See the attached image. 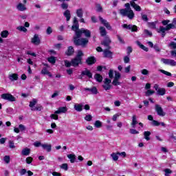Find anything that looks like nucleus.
I'll use <instances>...</instances> for the list:
<instances>
[{
	"mask_svg": "<svg viewBox=\"0 0 176 176\" xmlns=\"http://www.w3.org/2000/svg\"><path fill=\"white\" fill-rule=\"evenodd\" d=\"M41 146L43 149H46L47 152L52 151V145L51 144H42Z\"/></svg>",
	"mask_w": 176,
	"mask_h": 176,
	"instance_id": "obj_28",
	"label": "nucleus"
},
{
	"mask_svg": "<svg viewBox=\"0 0 176 176\" xmlns=\"http://www.w3.org/2000/svg\"><path fill=\"white\" fill-rule=\"evenodd\" d=\"M19 131H25V126L21 124L19 125Z\"/></svg>",
	"mask_w": 176,
	"mask_h": 176,
	"instance_id": "obj_55",
	"label": "nucleus"
},
{
	"mask_svg": "<svg viewBox=\"0 0 176 176\" xmlns=\"http://www.w3.org/2000/svg\"><path fill=\"white\" fill-rule=\"evenodd\" d=\"M164 171L165 173V176H170V174H173V170L168 168L165 169Z\"/></svg>",
	"mask_w": 176,
	"mask_h": 176,
	"instance_id": "obj_46",
	"label": "nucleus"
},
{
	"mask_svg": "<svg viewBox=\"0 0 176 176\" xmlns=\"http://www.w3.org/2000/svg\"><path fill=\"white\" fill-rule=\"evenodd\" d=\"M159 72H161L162 74H164V75H166V76H172L171 73L164 70V69H159Z\"/></svg>",
	"mask_w": 176,
	"mask_h": 176,
	"instance_id": "obj_40",
	"label": "nucleus"
},
{
	"mask_svg": "<svg viewBox=\"0 0 176 176\" xmlns=\"http://www.w3.org/2000/svg\"><path fill=\"white\" fill-rule=\"evenodd\" d=\"M48 61H49L51 64H56V57H54V56H50V58H48Z\"/></svg>",
	"mask_w": 176,
	"mask_h": 176,
	"instance_id": "obj_43",
	"label": "nucleus"
},
{
	"mask_svg": "<svg viewBox=\"0 0 176 176\" xmlns=\"http://www.w3.org/2000/svg\"><path fill=\"white\" fill-rule=\"evenodd\" d=\"M91 119H93V116H91V115H87L85 117V120H87V122H91Z\"/></svg>",
	"mask_w": 176,
	"mask_h": 176,
	"instance_id": "obj_53",
	"label": "nucleus"
},
{
	"mask_svg": "<svg viewBox=\"0 0 176 176\" xmlns=\"http://www.w3.org/2000/svg\"><path fill=\"white\" fill-rule=\"evenodd\" d=\"M115 76H114V79L112 82V85L113 86H119L120 85V82H119V79H120V73L118 72L115 71L114 72Z\"/></svg>",
	"mask_w": 176,
	"mask_h": 176,
	"instance_id": "obj_5",
	"label": "nucleus"
},
{
	"mask_svg": "<svg viewBox=\"0 0 176 176\" xmlns=\"http://www.w3.org/2000/svg\"><path fill=\"white\" fill-rule=\"evenodd\" d=\"M60 168L64 170L65 171H68V164H62L59 166Z\"/></svg>",
	"mask_w": 176,
	"mask_h": 176,
	"instance_id": "obj_38",
	"label": "nucleus"
},
{
	"mask_svg": "<svg viewBox=\"0 0 176 176\" xmlns=\"http://www.w3.org/2000/svg\"><path fill=\"white\" fill-rule=\"evenodd\" d=\"M111 156L114 162H117V160H118L119 159V154H118V152L113 153L112 154H111Z\"/></svg>",
	"mask_w": 176,
	"mask_h": 176,
	"instance_id": "obj_34",
	"label": "nucleus"
},
{
	"mask_svg": "<svg viewBox=\"0 0 176 176\" xmlns=\"http://www.w3.org/2000/svg\"><path fill=\"white\" fill-rule=\"evenodd\" d=\"M141 74L142 75H149V71H148L146 69H144L141 70Z\"/></svg>",
	"mask_w": 176,
	"mask_h": 176,
	"instance_id": "obj_54",
	"label": "nucleus"
},
{
	"mask_svg": "<svg viewBox=\"0 0 176 176\" xmlns=\"http://www.w3.org/2000/svg\"><path fill=\"white\" fill-rule=\"evenodd\" d=\"M68 159L70 160V163H75V160H76V155L74 154L67 155Z\"/></svg>",
	"mask_w": 176,
	"mask_h": 176,
	"instance_id": "obj_30",
	"label": "nucleus"
},
{
	"mask_svg": "<svg viewBox=\"0 0 176 176\" xmlns=\"http://www.w3.org/2000/svg\"><path fill=\"white\" fill-rule=\"evenodd\" d=\"M175 28L172 23L168 24L166 28L161 26L160 27V30H158L159 34H162V38L166 36V31H170V30H173Z\"/></svg>",
	"mask_w": 176,
	"mask_h": 176,
	"instance_id": "obj_3",
	"label": "nucleus"
},
{
	"mask_svg": "<svg viewBox=\"0 0 176 176\" xmlns=\"http://www.w3.org/2000/svg\"><path fill=\"white\" fill-rule=\"evenodd\" d=\"M31 42L34 45H39V43H41V38H39V35L38 34H34L33 38L31 39Z\"/></svg>",
	"mask_w": 176,
	"mask_h": 176,
	"instance_id": "obj_13",
	"label": "nucleus"
},
{
	"mask_svg": "<svg viewBox=\"0 0 176 176\" xmlns=\"http://www.w3.org/2000/svg\"><path fill=\"white\" fill-rule=\"evenodd\" d=\"M161 61L163 63V64H165V65H170L171 67H175L176 65L175 60L173 59L162 58Z\"/></svg>",
	"mask_w": 176,
	"mask_h": 176,
	"instance_id": "obj_8",
	"label": "nucleus"
},
{
	"mask_svg": "<svg viewBox=\"0 0 176 176\" xmlns=\"http://www.w3.org/2000/svg\"><path fill=\"white\" fill-rule=\"evenodd\" d=\"M156 23L157 22H151L148 23L150 28H153V30H155L156 28Z\"/></svg>",
	"mask_w": 176,
	"mask_h": 176,
	"instance_id": "obj_49",
	"label": "nucleus"
},
{
	"mask_svg": "<svg viewBox=\"0 0 176 176\" xmlns=\"http://www.w3.org/2000/svg\"><path fill=\"white\" fill-rule=\"evenodd\" d=\"M131 134H140V132L135 129H131L129 130Z\"/></svg>",
	"mask_w": 176,
	"mask_h": 176,
	"instance_id": "obj_56",
	"label": "nucleus"
},
{
	"mask_svg": "<svg viewBox=\"0 0 176 176\" xmlns=\"http://www.w3.org/2000/svg\"><path fill=\"white\" fill-rule=\"evenodd\" d=\"M122 27L125 28V30H130L132 32H137V31H138V28L135 25L124 24Z\"/></svg>",
	"mask_w": 176,
	"mask_h": 176,
	"instance_id": "obj_11",
	"label": "nucleus"
},
{
	"mask_svg": "<svg viewBox=\"0 0 176 176\" xmlns=\"http://www.w3.org/2000/svg\"><path fill=\"white\" fill-rule=\"evenodd\" d=\"M31 150L30 148H24L22 150L21 153L23 156H28L30 155Z\"/></svg>",
	"mask_w": 176,
	"mask_h": 176,
	"instance_id": "obj_32",
	"label": "nucleus"
},
{
	"mask_svg": "<svg viewBox=\"0 0 176 176\" xmlns=\"http://www.w3.org/2000/svg\"><path fill=\"white\" fill-rule=\"evenodd\" d=\"M130 5L136 12H141V7L134 1H130Z\"/></svg>",
	"mask_w": 176,
	"mask_h": 176,
	"instance_id": "obj_19",
	"label": "nucleus"
},
{
	"mask_svg": "<svg viewBox=\"0 0 176 176\" xmlns=\"http://www.w3.org/2000/svg\"><path fill=\"white\" fill-rule=\"evenodd\" d=\"M103 54L107 58H112V52L109 51V49L104 50Z\"/></svg>",
	"mask_w": 176,
	"mask_h": 176,
	"instance_id": "obj_22",
	"label": "nucleus"
},
{
	"mask_svg": "<svg viewBox=\"0 0 176 176\" xmlns=\"http://www.w3.org/2000/svg\"><path fill=\"white\" fill-rule=\"evenodd\" d=\"M35 105H36V99H33L32 101L30 102L29 107L32 109Z\"/></svg>",
	"mask_w": 176,
	"mask_h": 176,
	"instance_id": "obj_42",
	"label": "nucleus"
},
{
	"mask_svg": "<svg viewBox=\"0 0 176 176\" xmlns=\"http://www.w3.org/2000/svg\"><path fill=\"white\" fill-rule=\"evenodd\" d=\"M72 31H74L77 37L82 36L83 34L85 38H91V32L87 29L81 28L79 29V22L78 21V18L74 17L73 21V25L72 26Z\"/></svg>",
	"mask_w": 176,
	"mask_h": 176,
	"instance_id": "obj_1",
	"label": "nucleus"
},
{
	"mask_svg": "<svg viewBox=\"0 0 176 176\" xmlns=\"http://www.w3.org/2000/svg\"><path fill=\"white\" fill-rule=\"evenodd\" d=\"M16 30H18V31H21L22 32H27L28 31L27 28L24 26H18Z\"/></svg>",
	"mask_w": 176,
	"mask_h": 176,
	"instance_id": "obj_41",
	"label": "nucleus"
},
{
	"mask_svg": "<svg viewBox=\"0 0 176 176\" xmlns=\"http://www.w3.org/2000/svg\"><path fill=\"white\" fill-rule=\"evenodd\" d=\"M1 98L3 100H6L7 101H10V102H13L16 101V98L10 94H3L1 95Z\"/></svg>",
	"mask_w": 176,
	"mask_h": 176,
	"instance_id": "obj_6",
	"label": "nucleus"
},
{
	"mask_svg": "<svg viewBox=\"0 0 176 176\" xmlns=\"http://www.w3.org/2000/svg\"><path fill=\"white\" fill-rule=\"evenodd\" d=\"M149 135H151L150 131H144V139L146 140V141H149V140H151V138H149Z\"/></svg>",
	"mask_w": 176,
	"mask_h": 176,
	"instance_id": "obj_37",
	"label": "nucleus"
},
{
	"mask_svg": "<svg viewBox=\"0 0 176 176\" xmlns=\"http://www.w3.org/2000/svg\"><path fill=\"white\" fill-rule=\"evenodd\" d=\"M80 76V79H82V76H87L88 78H93V74H91L89 69H85L81 72Z\"/></svg>",
	"mask_w": 176,
	"mask_h": 176,
	"instance_id": "obj_14",
	"label": "nucleus"
},
{
	"mask_svg": "<svg viewBox=\"0 0 176 176\" xmlns=\"http://www.w3.org/2000/svg\"><path fill=\"white\" fill-rule=\"evenodd\" d=\"M76 14L80 19H82L83 17V10L82 8L78 9L76 10Z\"/></svg>",
	"mask_w": 176,
	"mask_h": 176,
	"instance_id": "obj_35",
	"label": "nucleus"
},
{
	"mask_svg": "<svg viewBox=\"0 0 176 176\" xmlns=\"http://www.w3.org/2000/svg\"><path fill=\"white\" fill-rule=\"evenodd\" d=\"M120 13L122 16H127L130 20L134 19V12L133 10L121 9L120 10Z\"/></svg>",
	"mask_w": 176,
	"mask_h": 176,
	"instance_id": "obj_4",
	"label": "nucleus"
},
{
	"mask_svg": "<svg viewBox=\"0 0 176 176\" xmlns=\"http://www.w3.org/2000/svg\"><path fill=\"white\" fill-rule=\"evenodd\" d=\"M86 63L88 65H91L96 63V58L94 56L89 57L86 60Z\"/></svg>",
	"mask_w": 176,
	"mask_h": 176,
	"instance_id": "obj_24",
	"label": "nucleus"
},
{
	"mask_svg": "<svg viewBox=\"0 0 176 176\" xmlns=\"http://www.w3.org/2000/svg\"><path fill=\"white\" fill-rule=\"evenodd\" d=\"M131 124L133 129H135V125L138 124V121H137V116L133 115L132 116V122Z\"/></svg>",
	"mask_w": 176,
	"mask_h": 176,
	"instance_id": "obj_27",
	"label": "nucleus"
},
{
	"mask_svg": "<svg viewBox=\"0 0 176 176\" xmlns=\"http://www.w3.org/2000/svg\"><path fill=\"white\" fill-rule=\"evenodd\" d=\"M4 162L7 164H9L10 163V156L9 155H6L3 157Z\"/></svg>",
	"mask_w": 176,
	"mask_h": 176,
	"instance_id": "obj_44",
	"label": "nucleus"
},
{
	"mask_svg": "<svg viewBox=\"0 0 176 176\" xmlns=\"http://www.w3.org/2000/svg\"><path fill=\"white\" fill-rule=\"evenodd\" d=\"M16 9L19 10V12H24V10H27V7H25L24 4L19 3L16 6Z\"/></svg>",
	"mask_w": 176,
	"mask_h": 176,
	"instance_id": "obj_23",
	"label": "nucleus"
},
{
	"mask_svg": "<svg viewBox=\"0 0 176 176\" xmlns=\"http://www.w3.org/2000/svg\"><path fill=\"white\" fill-rule=\"evenodd\" d=\"M68 111V109L65 107H60L58 109L57 111L54 112L56 115H60V113H65Z\"/></svg>",
	"mask_w": 176,
	"mask_h": 176,
	"instance_id": "obj_18",
	"label": "nucleus"
},
{
	"mask_svg": "<svg viewBox=\"0 0 176 176\" xmlns=\"http://www.w3.org/2000/svg\"><path fill=\"white\" fill-rule=\"evenodd\" d=\"M121 115H122V114H121L120 113H116V114H114V115L113 116L112 120H113V122H116L118 118H119V116H120Z\"/></svg>",
	"mask_w": 176,
	"mask_h": 176,
	"instance_id": "obj_45",
	"label": "nucleus"
},
{
	"mask_svg": "<svg viewBox=\"0 0 176 176\" xmlns=\"http://www.w3.org/2000/svg\"><path fill=\"white\" fill-rule=\"evenodd\" d=\"M32 111H42V106H36L32 109Z\"/></svg>",
	"mask_w": 176,
	"mask_h": 176,
	"instance_id": "obj_62",
	"label": "nucleus"
},
{
	"mask_svg": "<svg viewBox=\"0 0 176 176\" xmlns=\"http://www.w3.org/2000/svg\"><path fill=\"white\" fill-rule=\"evenodd\" d=\"M169 46H170L172 49H176V43L173 41L170 43Z\"/></svg>",
	"mask_w": 176,
	"mask_h": 176,
	"instance_id": "obj_63",
	"label": "nucleus"
},
{
	"mask_svg": "<svg viewBox=\"0 0 176 176\" xmlns=\"http://www.w3.org/2000/svg\"><path fill=\"white\" fill-rule=\"evenodd\" d=\"M136 45H138V46H139V47H140V49H142V50H144V52H148L149 50L148 49V47H145L144 45L141 44V42L137 41L135 42Z\"/></svg>",
	"mask_w": 176,
	"mask_h": 176,
	"instance_id": "obj_29",
	"label": "nucleus"
},
{
	"mask_svg": "<svg viewBox=\"0 0 176 176\" xmlns=\"http://www.w3.org/2000/svg\"><path fill=\"white\" fill-rule=\"evenodd\" d=\"M155 111L159 116H166V113L163 111V108L159 104H155Z\"/></svg>",
	"mask_w": 176,
	"mask_h": 176,
	"instance_id": "obj_12",
	"label": "nucleus"
},
{
	"mask_svg": "<svg viewBox=\"0 0 176 176\" xmlns=\"http://www.w3.org/2000/svg\"><path fill=\"white\" fill-rule=\"evenodd\" d=\"M111 42L112 41H111L109 36H106L101 43L103 46H104V47H107V49H111V46L109 45H111Z\"/></svg>",
	"mask_w": 176,
	"mask_h": 176,
	"instance_id": "obj_7",
	"label": "nucleus"
},
{
	"mask_svg": "<svg viewBox=\"0 0 176 176\" xmlns=\"http://www.w3.org/2000/svg\"><path fill=\"white\" fill-rule=\"evenodd\" d=\"M111 82L112 80L111 79L105 78L104 81V84L102 85L103 89L104 90H111L112 89V85H111Z\"/></svg>",
	"mask_w": 176,
	"mask_h": 176,
	"instance_id": "obj_9",
	"label": "nucleus"
},
{
	"mask_svg": "<svg viewBox=\"0 0 176 176\" xmlns=\"http://www.w3.org/2000/svg\"><path fill=\"white\" fill-rule=\"evenodd\" d=\"M75 52V50H74V47L70 46L68 47L67 52H65V54L67 56H72Z\"/></svg>",
	"mask_w": 176,
	"mask_h": 176,
	"instance_id": "obj_26",
	"label": "nucleus"
},
{
	"mask_svg": "<svg viewBox=\"0 0 176 176\" xmlns=\"http://www.w3.org/2000/svg\"><path fill=\"white\" fill-rule=\"evenodd\" d=\"M85 91H90L91 94H98L97 87H93L91 88H84Z\"/></svg>",
	"mask_w": 176,
	"mask_h": 176,
	"instance_id": "obj_17",
	"label": "nucleus"
},
{
	"mask_svg": "<svg viewBox=\"0 0 176 176\" xmlns=\"http://www.w3.org/2000/svg\"><path fill=\"white\" fill-rule=\"evenodd\" d=\"M100 21L107 28V30H112V27H111V25H109V23L105 19H103L102 17L99 16Z\"/></svg>",
	"mask_w": 176,
	"mask_h": 176,
	"instance_id": "obj_16",
	"label": "nucleus"
},
{
	"mask_svg": "<svg viewBox=\"0 0 176 176\" xmlns=\"http://www.w3.org/2000/svg\"><path fill=\"white\" fill-rule=\"evenodd\" d=\"M73 42L76 46H81V47H87L89 44V38H82V36H78L77 34H75L73 36Z\"/></svg>",
	"mask_w": 176,
	"mask_h": 176,
	"instance_id": "obj_2",
	"label": "nucleus"
},
{
	"mask_svg": "<svg viewBox=\"0 0 176 176\" xmlns=\"http://www.w3.org/2000/svg\"><path fill=\"white\" fill-rule=\"evenodd\" d=\"M74 108L75 111H77V112H82L83 111V104H75Z\"/></svg>",
	"mask_w": 176,
	"mask_h": 176,
	"instance_id": "obj_21",
	"label": "nucleus"
},
{
	"mask_svg": "<svg viewBox=\"0 0 176 176\" xmlns=\"http://www.w3.org/2000/svg\"><path fill=\"white\" fill-rule=\"evenodd\" d=\"M153 126H160V122H158L157 121L153 120L152 122Z\"/></svg>",
	"mask_w": 176,
	"mask_h": 176,
	"instance_id": "obj_64",
	"label": "nucleus"
},
{
	"mask_svg": "<svg viewBox=\"0 0 176 176\" xmlns=\"http://www.w3.org/2000/svg\"><path fill=\"white\" fill-rule=\"evenodd\" d=\"M152 94H155V91L148 89L147 91L146 92V97H149V96H152Z\"/></svg>",
	"mask_w": 176,
	"mask_h": 176,
	"instance_id": "obj_47",
	"label": "nucleus"
},
{
	"mask_svg": "<svg viewBox=\"0 0 176 176\" xmlns=\"http://www.w3.org/2000/svg\"><path fill=\"white\" fill-rule=\"evenodd\" d=\"M63 16L66 17L67 21H69V20H71V11L66 10L63 13Z\"/></svg>",
	"mask_w": 176,
	"mask_h": 176,
	"instance_id": "obj_25",
	"label": "nucleus"
},
{
	"mask_svg": "<svg viewBox=\"0 0 176 176\" xmlns=\"http://www.w3.org/2000/svg\"><path fill=\"white\" fill-rule=\"evenodd\" d=\"M94 79H96L97 82H102V76H101V74H96L94 76Z\"/></svg>",
	"mask_w": 176,
	"mask_h": 176,
	"instance_id": "obj_33",
	"label": "nucleus"
},
{
	"mask_svg": "<svg viewBox=\"0 0 176 176\" xmlns=\"http://www.w3.org/2000/svg\"><path fill=\"white\" fill-rule=\"evenodd\" d=\"M100 34L101 36H107V30H105V28L104 27H100Z\"/></svg>",
	"mask_w": 176,
	"mask_h": 176,
	"instance_id": "obj_31",
	"label": "nucleus"
},
{
	"mask_svg": "<svg viewBox=\"0 0 176 176\" xmlns=\"http://www.w3.org/2000/svg\"><path fill=\"white\" fill-rule=\"evenodd\" d=\"M62 9H63L64 10H67L68 9V4L67 3H63L60 5Z\"/></svg>",
	"mask_w": 176,
	"mask_h": 176,
	"instance_id": "obj_52",
	"label": "nucleus"
},
{
	"mask_svg": "<svg viewBox=\"0 0 176 176\" xmlns=\"http://www.w3.org/2000/svg\"><path fill=\"white\" fill-rule=\"evenodd\" d=\"M142 20H143V21H148V15L142 14Z\"/></svg>",
	"mask_w": 176,
	"mask_h": 176,
	"instance_id": "obj_60",
	"label": "nucleus"
},
{
	"mask_svg": "<svg viewBox=\"0 0 176 176\" xmlns=\"http://www.w3.org/2000/svg\"><path fill=\"white\" fill-rule=\"evenodd\" d=\"M1 38H8L9 36V31L8 30H4L2 31L1 33Z\"/></svg>",
	"mask_w": 176,
	"mask_h": 176,
	"instance_id": "obj_36",
	"label": "nucleus"
},
{
	"mask_svg": "<svg viewBox=\"0 0 176 176\" xmlns=\"http://www.w3.org/2000/svg\"><path fill=\"white\" fill-rule=\"evenodd\" d=\"M41 74L43 75H47V74H49V70H47V68L44 67L42 70H41Z\"/></svg>",
	"mask_w": 176,
	"mask_h": 176,
	"instance_id": "obj_51",
	"label": "nucleus"
},
{
	"mask_svg": "<svg viewBox=\"0 0 176 176\" xmlns=\"http://www.w3.org/2000/svg\"><path fill=\"white\" fill-rule=\"evenodd\" d=\"M82 56H83V52L80 50V51L78 52V54H77L76 57L77 58H82Z\"/></svg>",
	"mask_w": 176,
	"mask_h": 176,
	"instance_id": "obj_57",
	"label": "nucleus"
},
{
	"mask_svg": "<svg viewBox=\"0 0 176 176\" xmlns=\"http://www.w3.org/2000/svg\"><path fill=\"white\" fill-rule=\"evenodd\" d=\"M154 89L159 96H164L166 94V89L159 87V85L157 84L154 85Z\"/></svg>",
	"mask_w": 176,
	"mask_h": 176,
	"instance_id": "obj_10",
	"label": "nucleus"
},
{
	"mask_svg": "<svg viewBox=\"0 0 176 176\" xmlns=\"http://www.w3.org/2000/svg\"><path fill=\"white\" fill-rule=\"evenodd\" d=\"M8 78L11 82H14V80H17L19 79L18 74H9Z\"/></svg>",
	"mask_w": 176,
	"mask_h": 176,
	"instance_id": "obj_20",
	"label": "nucleus"
},
{
	"mask_svg": "<svg viewBox=\"0 0 176 176\" xmlns=\"http://www.w3.org/2000/svg\"><path fill=\"white\" fill-rule=\"evenodd\" d=\"M79 64H82V58H74L72 60V67H78Z\"/></svg>",
	"mask_w": 176,
	"mask_h": 176,
	"instance_id": "obj_15",
	"label": "nucleus"
},
{
	"mask_svg": "<svg viewBox=\"0 0 176 176\" xmlns=\"http://www.w3.org/2000/svg\"><path fill=\"white\" fill-rule=\"evenodd\" d=\"M33 160H34V159L32 158V157H28L26 158L27 164H31L32 163Z\"/></svg>",
	"mask_w": 176,
	"mask_h": 176,
	"instance_id": "obj_50",
	"label": "nucleus"
},
{
	"mask_svg": "<svg viewBox=\"0 0 176 176\" xmlns=\"http://www.w3.org/2000/svg\"><path fill=\"white\" fill-rule=\"evenodd\" d=\"M9 148L10 149H14L16 148V146L14 145V142L9 141Z\"/></svg>",
	"mask_w": 176,
	"mask_h": 176,
	"instance_id": "obj_48",
	"label": "nucleus"
},
{
	"mask_svg": "<svg viewBox=\"0 0 176 176\" xmlns=\"http://www.w3.org/2000/svg\"><path fill=\"white\" fill-rule=\"evenodd\" d=\"M109 77L110 78V79H113V69H110L109 71Z\"/></svg>",
	"mask_w": 176,
	"mask_h": 176,
	"instance_id": "obj_58",
	"label": "nucleus"
},
{
	"mask_svg": "<svg viewBox=\"0 0 176 176\" xmlns=\"http://www.w3.org/2000/svg\"><path fill=\"white\" fill-rule=\"evenodd\" d=\"M95 127H97V129H100L102 126V122L100 120H96L94 124Z\"/></svg>",
	"mask_w": 176,
	"mask_h": 176,
	"instance_id": "obj_39",
	"label": "nucleus"
},
{
	"mask_svg": "<svg viewBox=\"0 0 176 176\" xmlns=\"http://www.w3.org/2000/svg\"><path fill=\"white\" fill-rule=\"evenodd\" d=\"M52 32H53V30L52 29V27H48L47 28L46 33L47 34V35H50Z\"/></svg>",
	"mask_w": 176,
	"mask_h": 176,
	"instance_id": "obj_61",
	"label": "nucleus"
},
{
	"mask_svg": "<svg viewBox=\"0 0 176 176\" xmlns=\"http://www.w3.org/2000/svg\"><path fill=\"white\" fill-rule=\"evenodd\" d=\"M64 63H65V67H71V66L72 65V62H69V61H68V60H65L64 61Z\"/></svg>",
	"mask_w": 176,
	"mask_h": 176,
	"instance_id": "obj_59",
	"label": "nucleus"
}]
</instances>
